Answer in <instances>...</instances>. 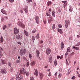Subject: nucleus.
I'll list each match as a JSON object with an SVG mask.
<instances>
[{"label": "nucleus", "mask_w": 80, "mask_h": 80, "mask_svg": "<svg viewBox=\"0 0 80 80\" xmlns=\"http://www.w3.org/2000/svg\"><path fill=\"white\" fill-rule=\"evenodd\" d=\"M27 52V51L26 49H22L20 51V54L21 56H22L23 55H25V53Z\"/></svg>", "instance_id": "f257e3e1"}, {"label": "nucleus", "mask_w": 80, "mask_h": 80, "mask_svg": "<svg viewBox=\"0 0 80 80\" xmlns=\"http://www.w3.org/2000/svg\"><path fill=\"white\" fill-rule=\"evenodd\" d=\"M17 77H18L20 80H23V76H22V75H20V72H18L17 73Z\"/></svg>", "instance_id": "f03ea898"}, {"label": "nucleus", "mask_w": 80, "mask_h": 80, "mask_svg": "<svg viewBox=\"0 0 80 80\" xmlns=\"http://www.w3.org/2000/svg\"><path fill=\"white\" fill-rule=\"evenodd\" d=\"M14 31L15 35H17L19 32V29H17V28H15L14 29Z\"/></svg>", "instance_id": "7ed1b4c3"}, {"label": "nucleus", "mask_w": 80, "mask_h": 80, "mask_svg": "<svg viewBox=\"0 0 80 80\" xmlns=\"http://www.w3.org/2000/svg\"><path fill=\"white\" fill-rule=\"evenodd\" d=\"M50 52H51V50L49 48H47V50L46 51V54L47 55H49L50 53Z\"/></svg>", "instance_id": "20e7f679"}, {"label": "nucleus", "mask_w": 80, "mask_h": 80, "mask_svg": "<svg viewBox=\"0 0 80 80\" xmlns=\"http://www.w3.org/2000/svg\"><path fill=\"white\" fill-rule=\"evenodd\" d=\"M35 20L37 24H38L39 22V17L38 16H36L35 18Z\"/></svg>", "instance_id": "39448f33"}, {"label": "nucleus", "mask_w": 80, "mask_h": 80, "mask_svg": "<svg viewBox=\"0 0 80 80\" xmlns=\"http://www.w3.org/2000/svg\"><path fill=\"white\" fill-rule=\"evenodd\" d=\"M0 72L2 73H6V69L5 68H4L1 70Z\"/></svg>", "instance_id": "423d86ee"}, {"label": "nucleus", "mask_w": 80, "mask_h": 80, "mask_svg": "<svg viewBox=\"0 0 80 80\" xmlns=\"http://www.w3.org/2000/svg\"><path fill=\"white\" fill-rule=\"evenodd\" d=\"M35 72L34 73V75H36V77L38 76V72L37 71V70L35 69Z\"/></svg>", "instance_id": "0eeeda50"}, {"label": "nucleus", "mask_w": 80, "mask_h": 80, "mask_svg": "<svg viewBox=\"0 0 80 80\" xmlns=\"http://www.w3.org/2000/svg\"><path fill=\"white\" fill-rule=\"evenodd\" d=\"M52 21V16L48 18V22L49 23H51Z\"/></svg>", "instance_id": "6e6552de"}, {"label": "nucleus", "mask_w": 80, "mask_h": 80, "mask_svg": "<svg viewBox=\"0 0 80 80\" xmlns=\"http://www.w3.org/2000/svg\"><path fill=\"white\" fill-rule=\"evenodd\" d=\"M39 78L41 80L43 79V74L42 73H39Z\"/></svg>", "instance_id": "1a4fd4ad"}, {"label": "nucleus", "mask_w": 80, "mask_h": 80, "mask_svg": "<svg viewBox=\"0 0 80 80\" xmlns=\"http://www.w3.org/2000/svg\"><path fill=\"white\" fill-rule=\"evenodd\" d=\"M65 22H66V24H65V26L67 28L68 27V23L69 25V21H67L66 20L65 21Z\"/></svg>", "instance_id": "9d476101"}, {"label": "nucleus", "mask_w": 80, "mask_h": 80, "mask_svg": "<svg viewBox=\"0 0 80 80\" xmlns=\"http://www.w3.org/2000/svg\"><path fill=\"white\" fill-rule=\"evenodd\" d=\"M49 61L50 63H52V56L51 55L50 56Z\"/></svg>", "instance_id": "9b49d317"}, {"label": "nucleus", "mask_w": 80, "mask_h": 80, "mask_svg": "<svg viewBox=\"0 0 80 80\" xmlns=\"http://www.w3.org/2000/svg\"><path fill=\"white\" fill-rule=\"evenodd\" d=\"M58 32H59V33H60L61 34H62V33H63L62 30L58 28Z\"/></svg>", "instance_id": "f8f14e48"}, {"label": "nucleus", "mask_w": 80, "mask_h": 80, "mask_svg": "<svg viewBox=\"0 0 80 80\" xmlns=\"http://www.w3.org/2000/svg\"><path fill=\"white\" fill-rule=\"evenodd\" d=\"M1 12L3 13V14H5V15H7V12L5 11V10H3V9H2L1 10Z\"/></svg>", "instance_id": "ddd939ff"}, {"label": "nucleus", "mask_w": 80, "mask_h": 80, "mask_svg": "<svg viewBox=\"0 0 80 80\" xmlns=\"http://www.w3.org/2000/svg\"><path fill=\"white\" fill-rule=\"evenodd\" d=\"M1 62L2 64H7V62L5 60H1Z\"/></svg>", "instance_id": "4468645a"}, {"label": "nucleus", "mask_w": 80, "mask_h": 80, "mask_svg": "<svg viewBox=\"0 0 80 80\" xmlns=\"http://www.w3.org/2000/svg\"><path fill=\"white\" fill-rule=\"evenodd\" d=\"M16 38L18 39V40H20V36L19 34L17 35V36H16Z\"/></svg>", "instance_id": "2eb2a0df"}, {"label": "nucleus", "mask_w": 80, "mask_h": 80, "mask_svg": "<svg viewBox=\"0 0 80 80\" xmlns=\"http://www.w3.org/2000/svg\"><path fill=\"white\" fill-rule=\"evenodd\" d=\"M24 33L25 34V35H26L27 36H28V32L27 31L24 30Z\"/></svg>", "instance_id": "dca6fc26"}, {"label": "nucleus", "mask_w": 80, "mask_h": 80, "mask_svg": "<svg viewBox=\"0 0 80 80\" xmlns=\"http://www.w3.org/2000/svg\"><path fill=\"white\" fill-rule=\"evenodd\" d=\"M24 10L26 13H28V9H27V7H26L25 8Z\"/></svg>", "instance_id": "f3484780"}, {"label": "nucleus", "mask_w": 80, "mask_h": 80, "mask_svg": "<svg viewBox=\"0 0 80 80\" xmlns=\"http://www.w3.org/2000/svg\"><path fill=\"white\" fill-rule=\"evenodd\" d=\"M64 48V43H63V42H61V48L62 49H63Z\"/></svg>", "instance_id": "a211bd4d"}, {"label": "nucleus", "mask_w": 80, "mask_h": 80, "mask_svg": "<svg viewBox=\"0 0 80 80\" xmlns=\"http://www.w3.org/2000/svg\"><path fill=\"white\" fill-rule=\"evenodd\" d=\"M36 53L37 54V56L38 58V57H39V54H40V52H39L38 51H37Z\"/></svg>", "instance_id": "6ab92c4d"}, {"label": "nucleus", "mask_w": 80, "mask_h": 80, "mask_svg": "<svg viewBox=\"0 0 80 80\" xmlns=\"http://www.w3.org/2000/svg\"><path fill=\"white\" fill-rule=\"evenodd\" d=\"M72 48H74V49H76V50H79V48H77L75 46H73L72 47Z\"/></svg>", "instance_id": "aec40b11"}, {"label": "nucleus", "mask_w": 80, "mask_h": 80, "mask_svg": "<svg viewBox=\"0 0 80 80\" xmlns=\"http://www.w3.org/2000/svg\"><path fill=\"white\" fill-rule=\"evenodd\" d=\"M52 14L54 17H55V11H52Z\"/></svg>", "instance_id": "412c9836"}, {"label": "nucleus", "mask_w": 80, "mask_h": 80, "mask_svg": "<svg viewBox=\"0 0 80 80\" xmlns=\"http://www.w3.org/2000/svg\"><path fill=\"white\" fill-rule=\"evenodd\" d=\"M31 65L32 66L34 65L35 64V61H33L31 62Z\"/></svg>", "instance_id": "4be33fe9"}, {"label": "nucleus", "mask_w": 80, "mask_h": 80, "mask_svg": "<svg viewBox=\"0 0 80 80\" xmlns=\"http://www.w3.org/2000/svg\"><path fill=\"white\" fill-rule=\"evenodd\" d=\"M22 23V22H21L20 21H18V25L19 26H21Z\"/></svg>", "instance_id": "5701e85b"}, {"label": "nucleus", "mask_w": 80, "mask_h": 80, "mask_svg": "<svg viewBox=\"0 0 80 80\" xmlns=\"http://www.w3.org/2000/svg\"><path fill=\"white\" fill-rule=\"evenodd\" d=\"M52 4V2L51 1H48V7H49V5H51Z\"/></svg>", "instance_id": "b1692460"}, {"label": "nucleus", "mask_w": 80, "mask_h": 80, "mask_svg": "<svg viewBox=\"0 0 80 80\" xmlns=\"http://www.w3.org/2000/svg\"><path fill=\"white\" fill-rule=\"evenodd\" d=\"M21 27H22V28H24L25 27V25L23 23H22L21 25Z\"/></svg>", "instance_id": "393cba45"}, {"label": "nucleus", "mask_w": 80, "mask_h": 80, "mask_svg": "<svg viewBox=\"0 0 80 80\" xmlns=\"http://www.w3.org/2000/svg\"><path fill=\"white\" fill-rule=\"evenodd\" d=\"M62 74L59 73L58 76V78H60L62 77Z\"/></svg>", "instance_id": "a878e982"}, {"label": "nucleus", "mask_w": 80, "mask_h": 80, "mask_svg": "<svg viewBox=\"0 0 80 80\" xmlns=\"http://www.w3.org/2000/svg\"><path fill=\"white\" fill-rule=\"evenodd\" d=\"M0 41L1 42H3V37L1 36L0 38Z\"/></svg>", "instance_id": "bb28decb"}, {"label": "nucleus", "mask_w": 80, "mask_h": 80, "mask_svg": "<svg viewBox=\"0 0 80 80\" xmlns=\"http://www.w3.org/2000/svg\"><path fill=\"white\" fill-rule=\"evenodd\" d=\"M67 52H70V47H68L67 49Z\"/></svg>", "instance_id": "cd10ccee"}, {"label": "nucleus", "mask_w": 80, "mask_h": 80, "mask_svg": "<svg viewBox=\"0 0 80 80\" xmlns=\"http://www.w3.org/2000/svg\"><path fill=\"white\" fill-rule=\"evenodd\" d=\"M3 56V54L2 53V51H0V58H1Z\"/></svg>", "instance_id": "c85d7f7f"}, {"label": "nucleus", "mask_w": 80, "mask_h": 80, "mask_svg": "<svg viewBox=\"0 0 80 80\" xmlns=\"http://www.w3.org/2000/svg\"><path fill=\"white\" fill-rule=\"evenodd\" d=\"M26 67H28V66H29V65H30V63H29V62H28L26 64Z\"/></svg>", "instance_id": "c756f323"}, {"label": "nucleus", "mask_w": 80, "mask_h": 80, "mask_svg": "<svg viewBox=\"0 0 80 80\" xmlns=\"http://www.w3.org/2000/svg\"><path fill=\"white\" fill-rule=\"evenodd\" d=\"M55 24H53V26H52V30L53 31V30L54 29H55Z\"/></svg>", "instance_id": "7c9ffc66"}, {"label": "nucleus", "mask_w": 80, "mask_h": 80, "mask_svg": "<svg viewBox=\"0 0 80 80\" xmlns=\"http://www.w3.org/2000/svg\"><path fill=\"white\" fill-rule=\"evenodd\" d=\"M75 55V52H73L70 54V56H71V57H72L73 55Z\"/></svg>", "instance_id": "2f4dec72"}, {"label": "nucleus", "mask_w": 80, "mask_h": 80, "mask_svg": "<svg viewBox=\"0 0 80 80\" xmlns=\"http://www.w3.org/2000/svg\"><path fill=\"white\" fill-rule=\"evenodd\" d=\"M35 32H37V30L36 29L32 31V33H35Z\"/></svg>", "instance_id": "473e14b6"}, {"label": "nucleus", "mask_w": 80, "mask_h": 80, "mask_svg": "<svg viewBox=\"0 0 80 80\" xmlns=\"http://www.w3.org/2000/svg\"><path fill=\"white\" fill-rule=\"evenodd\" d=\"M67 3H64L63 7H64V8H65V7H66V6H67Z\"/></svg>", "instance_id": "72a5a7b5"}, {"label": "nucleus", "mask_w": 80, "mask_h": 80, "mask_svg": "<svg viewBox=\"0 0 80 80\" xmlns=\"http://www.w3.org/2000/svg\"><path fill=\"white\" fill-rule=\"evenodd\" d=\"M6 27H7V26L6 25H5L4 26H3L2 28V29L3 30H5Z\"/></svg>", "instance_id": "f704fd0d"}, {"label": "nucleus", "mask_w": 80, "mask_h": 80, "mask_svg": "<svg viewBox=\"0 0 80 80\" xmlns=\"http://www.w3.org/2000/svg\"><path fill=\"white\" fill-rule=\"evenodd\" d=\"M26 76H29L30 75V73L29 72H27L26 73Z\"/></svg>", "instance_id": "c9c22d12"}, {"label": "nucleus", "mask_w": 80, "mask_h": 80, "mask_svg": "<svg viewBox=\"0 0 80 80\" xmlns=\"http://www.w3.org/2000/svg\"><path fill=\"white\" fill-rule=\"evenodd\" d=\"M8 65L9 67H11L12 65V63L10 62H8Z\"/></svg>", "instance_id": "e433bc0d"}, {"label": "nucleus", "mask_w": 80, "mask_h": 80, "mask_svg": "<svg viewBox=\"0 0 80 80\" xmlns=\"http://www.w3.org/2000/svg\"><path fill=\"white\" fill-rule=\"evenodd\" d=\"M36 38H37V39H38V38H39V34H38L37 36H36Z\"/></svg>", "instance_id": "4c0bfd02"}, {"label": "nucleus", "mask_w": 80, "mask_h": 80, "mask_svg": "<svg viewBox=\"0 0 80 80\" xmlns=\"http://www.w3.org/2000/svg\"><path fill=\"white\" fill-rule=\"evenodd\" d=\"M54 63L55 66H56L57 65V60H55L54 61Z\"/></svg>", "instance_id": "58836bf2"}, {"label": "nucleus", "mask_w": 80, "mask_h": 80, "mask_svg": "<svg viewBox=\"0 0 80 80\" xmlns=\"http://www.w3.org/2000/svg\"><path fill=\"white\" fill-rule=\"evenodd\" d=\"M30 80H35V79L33 77H31L30 78Z\"/></svg>", "instance_id": "ea45409f"}, {"label": "nucleus", "mask_w": 80, "mask_h": 80, "mask_svg": "<svg viewBox=\"0 0 80 80\" xmlns=\"http://www.w3.org/2000/svg\"><path fill=\"white\" fill-rule=\"evenodd\" d=\"M32 40H35V37L34 36L32 37Z\"/></svg>", "instance_id": "a19ab883"}, {"label": "nucleus", "mask_w": 80, "mask_h": 80, "mask_svg": "<svg viewBox=\"0 0 80 80\" xmlns=\"http://www.w3.org/2000/svg\"><path fill=\"white\" fill-rule=\"evenodd\" d=\"M26 73V71L24 70V68L22 69V73Z\"/></svg>", "instance_id": "79ce46f5"}, {"label": "nucleus", "mask_w": 80, "mask_h": 80, "mask_svg": "<svg viewBox=\"0 0 80 80\" xmlns=\"http://www.w3.org/2000/svg\"><path fill=\"white\" fill-rule=\"evenodd\" d=\"M46 15H47V16L48 17H51V16L49 14H48V13H46Z\"/></svg>", "instance_id": "37998d69"}, {"label": "nucleus", "mask_w": 80, "mask_h": 80, "mask_svg": "<svg viewBox=\"0 0 80 80\" xmlns=\"http://www.w3.org/2000/svg\"><path fill=\"white\" fill-rule=\"evenodd\" d=\"M20 61L19 60H17L16 61V63H20Z\"/></svg>", "instance_id": "c03bdc74"}, {"label": "nucleus", "mask_w": 80, "mask_h": 80, "mask_svg": "<svg viewBox=\"0 0 80 80\" xmlns=\"http://www.w3.org/2000/svg\"><path fill=\"white\" fill-rule=\"evenodd\" d=\"M58 27H59V28H62V26L60 24H58Z\"/></svg>", "instance_id": "a18cd8bd"}, {"label": "nucleus", "mask_w": 80, "mask_h": 80, "mask_svg": "<svg viewBox=\"0 0 80 80\" xmlns=\"http://www.w3.org/2000/svg\"><path fill=\"white\" fill-rule=\"evenodd\" d=\"M67 55H68V52H66L65 54V57H67Z\"/></svg>", "instance_id": "49530a36"}, {"label": "nucleus", "mask_w": 80, "mask_h": 80, "mask_svg": "<svg viewBox=\"0 0 80 80\" xmlns=\"http://www.w3.org/2000/svg\"><path fill=\"white\" fill-rule=\"evenodd\" d=\"M73 8H70L69 9V11L70 12H72V9Z\"/></svg>", "instance_id": "de8ad7c7"}, {"label": "nucleus", "mask_w": 80, "mask_h": 80, "mask_svg": "<svg viewBox=\"0 0 80 80\" xmlns=\"http://www.w3.org/2000/svg\"><path fill=\"white\" fill-rule=\"evenodd\" d=\"M0 51L1 52H2V51H3V48H1V47H0Z\"/></svg>", "instance_id": "09e8293b"}, {"label": "nucleus", "mask_w": 80, "mask_h": 80, "mask_svg": "<svg viewBox=\"0 0 80 80\" xmlns=\"http://www.w3.org/2000/svg\"><path fill=\"white\" fill-rule=\"evenodd\" d=\"M9 2H11V3H12V2H14V0H9Z\"/></svg>", "instance_id": "8fccbe9b"}, {"label": "nucleus", "mask_w": 80, "mask_h": 80, "mask_svg": "<svg viewBox=\"0 0 80 80\" xmlns=\"http://www.w3.org/2000/svg\"><path fill=\"white\" fill-rule=\"evenodd\" d=\"M29 56L30 58H32V55H31V54H29Z\"/></svg>", "instance_id": "3c124183"}, {"label": "nucleus", "mask_w": 80, "mask_h": 80, "mask_svg": "<svg viewBox=\"0 0 80 80\" xmlns=\"http://www.w3.org/2000/svg\"><path fill=\"white\" fill-rule=\"evenodd\" d=\"M75 78V76H74L72 77V80H74Z\"/></svg>", "instance_id": "603ef678"}, {"label": "nucleus", "mask_w": 80, "mask_h": 80, "mask_svg": "<svg viewBox=\"0 0 80 80\" xmlns=\"http://www.w3.org/2000/svg\"><path fill=\"white\" fill-rule=\"evenodd\" d=\"M16 80H20V78H19L18 77H17L16 78Z\"/></svg>", "instance_id": "864d4df0"}, {"label": "nucleus", "mask_w": 80, "mask_h": 80, "mask_svg": "<svg viewBox=\"0 0 80 80\" xmlns=\"http://www.w3.org/2000/svg\"><path fill=\"white\" fill-rule=\"evenodd\" d=\"M28 2H32V0H28Z\"/></svg>", "instance_id": "5fc2aeb1"}, {"label": "nucleus", "mask_w": 80, "mask_h": 80, "mask_svg": "<svg viewBox=\"0 0 80 80\" xmlns=\"http://www.w3.org/2000/svg\"><path fill=\"white\" fill-rule=\"evenodd\" d=\"M20 73L22 74V73H23V71H22V70H20Z\"/></svg>", "instance_id": "6e6d98bb"}, {"label": "nucleus", "mask_w": 80, "mask_h": 80, "mask_svg": "<svg viewBox=\"0 0 80 80\" xmlns=\"http://www.w3.org/2000/svg\"><path fill=\"white\" fill-rule=\"evenodd\" d=\"M51 75H52V74L51 73V72H50L49 73L48 76L49 77H50V76H51Z\"/></svg>", "instance_id": "4d7b16f0"}, {"label": "nucleus", "mask_w": 80, "mask_h": 80, "mask_svg": "<svg viewBox=\"0 0 80 80\" xmlns=\"http://www.w3.org/2000/svg\"><path fill=\"white\" fill-rule=\"evenodd\" d=\"M20 13H23V11H22V10H21L20 11Z\"/></svg>", "instance_id": "13d9d810"}, {"label": "nucleus", "mask_w": 80, "mask_h": 80, "mask_svg": "<svg viewBox=\"0 0 80 80\" xmlns=\"http://www.w3.org/2000/svg\"><path fill=\"white\" fill-rule=\"evenodd\" d=\"M23 59L25 60H27V61H28V60H27V58H25V57H24L23 58Z\"/></svg>", "instance_id": "bf43d9fd"}, {"label": "nucleus", "mask_w": 80, "mask_h": 80, "mask_svg": "<svg viewBox=\"0 0 80 80\" xmlns=\"http://www.w3.org/2000/svg\"><path fill=\"white\" fill-rule=\"evenodd\" d=\"M58 12H59V13H60V12H61V10L60 9H59L58 10Z\"/></svg>", "instance_id": "052dcab7"}, {"label": "nucleus", "mask_w": 80, "mask_h": 80, "mask_svg": "<svg viewBox=\"0 0 80 80\" xmlns=\"http://www.w3.org/2000/svg\"><path fill=\"white\" fill-rule=\"evenodd\" d=\"M11 72H13V68H11Z\"/></svg>", "instance_id": "680f3d73"}, {"label": "nucleus", "mask_w": 80, "mask_h": 80, "mask_svg": "<svg viewBox=\"0 0 80 80\" xmlns=\"http://www.w3.org/2000/svg\"><path fill=\"white\" fill-rule=\"evenodd\" d=\"M57 72H56L55 74V76H57Z\"/></svg>", "instance_id": "e2e57ef3"}, {"label": "nucleus", "mask_w": 80, "mask_h": 80, "mask_svg": "<svg viewBox=\"0 0 80 80\" xmlns=\"http://www.w3.org/2000/svg\"><path fill=\"white\" fill-rule=\"evenodd\" d=\"M18 44H19V45H21L22 44V43L20 42H18Z\"/></svg>", "instance_id": "0e129e2a"}, {"label": "nucleus", "mask_w": 80, "mask_h": 80, "mask_svg": "<svg viewBox=\"0 0 80 80\" xmlns=\"http://www.w3.org/2000/svg\"><path fill=\"white\" fill-rule=\"evenodd\" d=\"M77 38H80V36H79V35H78L77 36Z\"/></svg>", "instance_id": "69168bd1"}, {"label": "nucleus", "mask_w": 80, "mask_h": 80, "mask_svg": "<svg viewBox=\"0 0 80 80\" xmlns=\"http://www.w3.org/2000/svg\"><path fill=\"white\" fill-rule=\"evenodd\" d=\"M78 77H80V74H78Z\"/></svg>", "instance_id": "338daca9"}, {"label": "nucleus", "mask_w": 80, "mask_h": 80, "mask_svg": "<svg viewBox=\"0 0 80 80\" xmlns=\"http://www.w3.org/2000/svg\"><path fill=\"white\" fill-rule=\"evenodd\" d=\"M78 45H80V42H79L78 43Z\"/></svg>", "instance_id": "774afa93"}]
</instances>
